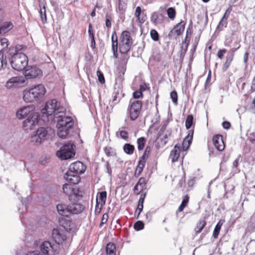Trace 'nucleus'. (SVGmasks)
Masks as SVG:
<instances>
[{
	"label": "nucleus",
	"instance_id": "4",
	"mask_svg": "<svg viewBox=\"0 0 255 255\" xmlns=\"http://www.w3.org/2000/svg\"><path fill=\"white\" fill-rule=\"evenodd\" d=\"M86 170V166L81 161H76L71 163L68 170L64 175V178L73 184H78L81 178L80 175L83 174Z\"/></svg>",
	"mask_w": 255,
	"mask_h": 255
},
{
	"label": "nucleus",
	"instance_id": "11",
	"mask_svg": "<svg viewBox=\"0 0 255 255\" xmlns=\"http://www.w3.org/2000/svg\"><path fill=\"white\" fill-rule=\"evenodd\" d=\"M39 119L38 113H31L23 122V129L25 130L33 129L38 124Z\"/></svg>",
	"mask_w": 255,
	"mask_h": 255
},
{
	"label": "nucleus",
	"instance_id": "33",
	"mask_svg": "<svg viewBox=\"0 0 255 255\" xmlns=\"http://www.w3.org/2000/svg\"><path fill=\"white\" fill-rule=\"evenodd\" d=\"M123 149L127 154L131 155L134 151V146L130 143H125Z\"/></svg>",
	"mask_w": 255,
	"mask_h": 255
},
{
	"label": "nucleus",
	"instance_id": "26",
	"mask_svg": "<svg viewBox=\"0 0 255 255\" xmlns=\"http://www.w3.org/2000/svg\"><path fill=\"white\" fill-rule=\"evenodd\" d=\"M48 128H45L44 127H40L38 128L36 131H35V133L37 134V136H38L39 138L41 139V141L43 142L46 138V137L48 133Z\"/></svg>",
	"mask_w": 255,
	"mask_h": 255
},
{
	"label": "nucleus",
	"instance_id": "62",
	"mask_svg": "<svg viewBox=\"0 0 255 255\" xmlns=\"http://www.w3.org/2000/svg\"><path fill=\"white\" fill-rule=\"evenodd\" d=\"M141 13H142V12H141V7L139 6H137L136 7L135 13H134L135 16L136 17H139V16H140L141 15Z\"/></svg>",
	"mask_w": 255,
	"mask_h": 255
},
{
	"label": "nucleus",
	"instance_id": "34",
	"mask_svg": "<svg viewBox=\"0 0 255 255\" xmlns=\"http://www.w3.org/2000/svg\"><path fill=\"white\" fill-rule=\"evenodd\" d=\"M30 141L32 144L36 145H39L42 142L41 139L39 138L38 136H37L35 132L31 135Z\"/></svg>",
	"mask_w": 255,
	"mask_h": 255
},
{
	"label": "nucleus",
	"instance_id": "22",
	"mask_svg": "<svg viewBox=\"0 0 255 255\" xmlns=\"http://www.w3.org/2000/svg\"><path fill=\"white\" fill-rule=\"evenodd\" d=\"M163 19V15L157 11L154 12L151 16V21L154 24L161 23Z\"/></svg>",
	"mask_w": 255,
	"mask_h": 255
},
{
	"label": "nucleus",
	"instance_id": "32",
	"mask_svg": "<svg viewBox=\"0 0 255 255\" xmlns=\"http://www.w3.org/2000/svg\"><path fill=\"white\" fill-rule=\"evenodd\" d=\"M172 130L171 129H167L163 134V137L161 138V142L163 144H166L168 140L171 137Z\"/></svg>",
	"mask_w": 255,
	"mask_h": 255
},
{
	"label": "nucleus",
	"instance_id": "47",
	"mask_svg": "<svg viewBox=\"0 0 255 255\" xmlns=\"http://www.w3.org/2000/svg\"><path fill=\"white\" fill-rule=\"evenodd\" d=\"M206 224V222L205 221H201L199 222L197 225V227L195 228V231L197 233H200L201 232L202 229L204 228Z\"/></svg>",
	"mask_w": 255,
	"mask_h": 255
},
{
	"label": "nucleus",
	"instance_id": "58",
	"mask_svg": "<svg viewBox=\"0 0 255 255\" xmlns=\"http://www.w3.org/2000/svg\"><path fill=\"white\" fill-rule=\"evenodd\" d=\"M120 134L121 137L125 140H127L128 138V132L126 130H121Z\"/></svg>",
	"mask_w": 255,
	"mask_h": 255
},
{
	"label": "nucleus",
	"instance_id": "52",
	"mask_svg": "<svg viewBox=\"0 0 255 255\" xmlns=\"http://www.w3.org/2000/svg\"><path fill=\"white\" fill-rule=\"evenodd\" d=\"M226 25L227 20L225 19V18H222L217 26V29L221 30L224 26L226 27Z\"/></svg>",
	"mask_w": 255,
	"mask_h": 255
},
{
	"label": "nucleus",
	"instance_id": "36",
	"mask_svg": "<svg viewBox=\"0 0 255 255\" xmlns=\"http://www.w3.org/2000/svg\"><path fill=\"white\" fill-rule=\"evenodd\" d=\"M222 225L223 223H222L221 221H220L216 225L213 233V236L214 238H218Z\"/></svg>",
	"mask_w": 255,
	"mask_h": 255
},
{
	"label": "nucleus",
	"instance_id": "5",
	"mask_svg": "<svg viewBox=\"0 0 255 255\" xmlns=\"http://www.w3.org/2000/svg\"><path fill=\"white\" fill-rule=\"evenodd\" d=\"M45 93L46 89L43 85H34L23 91V99L27 103L38 102L43 98Z\"/></svg>",
	"mask_w": 255,
	"mask_h": 255
},
{
	"label": "nucleus",
	"instance_id": "57",
	"mask_svg": "<svg viewBox=\"0 0 255 255\" xmlns=\"http://www.w3.org/2000/svg\"><path fill=\"white\" fill-rule=\"evenodd\" d=\"M136 18H137L139 22L140 23V24H142L145 21V19H146V15L144 13V12H142V13H141V15L140 16H139V17H136Z\"/></svg>",
	"mask_w": 255,
	"mask_h": 255
},
{
	"label": "nucleus",
	"instance_id": "28",
	"mask_svg": "<svg viewBox=\"0 0 255 255\" xmlns=\"http://www.w3.org/2000/svg\"><path fill=\"white\" fill-rule=\"evenodd\" d=\"M12 27L13 24L9 21L4 22L0 25V28L4 34L9 31Z\"/></svg>",
	"mask_w": 255,
	"mask_h": 255
},
{
	"label": "nucleus",
	"instance_id": "10",
	"mask_svg": "<svg viewBox=\"0 0 255 255\" xmlns=\"http://www.w3.org/2000/svg\"><path fill=\"white\" fill-rule=\"evenodd\" d=\"M8 45V40L6 38L0 39V70L5 68L7 66L5 53L8 50L7 49Z\"/></svg>",
	"mask_w": 255,
	"mask_h": 255
},
{
	"label": "nucleus",
	"instance_id": "6",
	"mask_svg": "<svg viewBox=\"0 0 255 255\" xmlns=\"http://www.w3.org/2000/svg\"><path fill=\"white\" fill-rule=\"evenodd\" d=\"M65 111V108L56 99H51L47 101L44 108L41 110L43 116L46 115V117H48L53 114L54 120H56V116L64 114Z\"/></svg>",
	"mask_w": 255,
	"mask_h": 255
},
{
	"label": "nucleus",
	"instance_id": "61",
	"mask_svg": "<svg viewBox=\"0 0 255 255\" xmlns=\"http://www.w3.org/2000/svg\"><path fill=\"white\" fill-rule=\"evenodd\" d=\"M227 52V50L225 49H220L217 53L218 57L220 59H222L223 57L224 54Z\"/></svg>",
	"mask_w": 255,
	"mask_h": 255
},
{
	"label": "nucleus",
	"instance_id": "54",
	"mask_svg": "<svg viewBox=\"0 0 255 255\" xmlns=\"http://www.w3.org/2000/svg\"><path fill=\"white\" fill-rule=\"evenodd\" d=\"M239 162V158H237L233 163V171L235 172L239 171V169L238 168Z\"/></svg>",
	"mask_w": 255,
	"mask_h": 255
},
{
	"label": "nucleus",
	"instance_id": "45",
	"mask_svg": "<svg viewBox=\"0 0 255 255\" xmlns=\"http://www.w3.org/2000/svg\"><path fill=\"white\" fill-rule=\"evenodd\" d=\"M105 154L108 156H113L116 154L115 150L111 147L107 146L104 149Z\"/></svg>",
	"mask_w": 255,
	"mask_h": 255
},
{
	"label": "nucleus",
	"instance_id": "31",
	"mask_svg": "<svg viewBox=\"0 0 255 255\" xmlns=\"http://www.w3.org/2000/svg\"><path fill=\"white\" fill-rule=\"evenodd\" d=\"M233 54H229L227 56V59L224 63L223 67V70L226 71L229 67L233 59Z\"/></svg>",
	"mask_w": 255,
	"mask_h": 255
},
{
	"label": "nucleus",
	"instance_id": "56",
	"mask_svg": "<svg viewBox=\"0 0 255 255\" xmlns=\"http://www.w3.org/2000/svg\"><path fill=\"white\" fill-rule=\"evenodd\" d=\"M143 94L141 91H135L133 93V97L134 99H139L142 97Z\"/></svg>",
	"mask_w": 255,
	"mask_h": 255
},
{
	"label": "nucleus",
	"instance_id": "16",
	"mask_svg": "<svg viewBox=\"0 0 255 255\" xmlns=\"http://www.w3.org/2000/svg\"><path fill=\"white\" fill-rule=\"evenodd\" d=\"M52 236L55 243L58 245L62 244L67 239L63 231L58 229H53Z\"/></svg>",
	"mask_w": 255,
	"mask_h": 255
},
{
	"label": "nucleus",
	"instance_id": "46",
	"mask_svg": "<svg viewBox=\"0 0 255 255\" xmlns=\"http://www.w3.org/2000/svg\"><path fill=\"white\" fill-rule=\"evenodd\" d=\"M151 39L154 41H157L159 40V35L158 32L155 29H151L150 32Z\"/></svg>",
	"mask_w": 255,
	"mask_h": 255
},
{
	"label": "nucleus",
	"instance_id": "19",
	"mask_svg": "<svg viewBox=\"0 0 255 255\" xmlns=\"http://www.w3.org/2000/svg\"><path fill=\"white\" fill-rule=\"evenodd\" d=\"M188 30H187L186 36L184 41L182 42V46H181L180 50V58L183 59L184 57L185 53L187 50L188 46L190 42V38L188 37Z\"/></svg>",
	"mask_w": 255,
	"mask_h": 255
},
{
	"label": "nucleus",
	"instance_id": "9",
	"mask_svg": "<svg viewBox=\"0 0 255 255\" xmlns=\"http://www.w3.org/2000/svg\"><path fill=\"white\" fill-rule=\"evenodd\" d=\"M132 44V38L129 32L128 31H123L120 38V52L122 54H127L129 51Z\"/></svg>",
	"mask_w": 255,
	"mask_h": 255
},
{
	"label": "nucleus",
	"instance_id": "23",
	"mask_svg": "<svg viewBox=\"0 0 255 255\" xmlns=\"http://www.w3.org/2000/svg\"><path fill=\"white\" fill-rule=\"evenodd\" d=\"M123 96L122 91L121 89L115 88L113 93L112 103L114 105L118 104Z\"/></svg>",
	"mask_w": 255,
	"mask_h": 255
},
{
	"label": "nucleus",
	"instance_id": "55",
	"mask_svg": "<svg viewBox=\"0 0 255 255\" xmlns=\"http://www.w3.org/2000/svg\"><path fill=\"white\" fill-rule=\"evenodd\" d=\"M97 76L98 77V80H99V82L101 84L104 83L105 81L104 76L103 73L101 71H97Z\"/></svg>",
	"mask_w": 255,
	"mask_h": 255
},
{
	"label": "nucleus",
	"instance_id": "13",
	"mask_svg": "<svg viewBox=\"0 0 255 255\" xmlns=\"http://www.w3.org/2000/svg\"><path fill=\"white\" fill-rule=\"evenodd\" d=\"M185 23L183 21L177 24L174 26L168 34L170 39H176L178 36L180 35L184 30Z\"/></svg>",
	"mask_w": 255,
	"mask_h": 255
},
{
	"label": "nucleus",
	"instance_id": "51",
	"mask_svg": "<svg viewBox=\"0 0 255 255\" xmlns=\"http://www.w3.org/2000/svg\"><path fill=\"white\" fill-rule=\"evenodd\" d=\"M118 6L119 10L125 11L126 9V3L124 0H119Z\"/></svg>",
	"mask_w": 255,
	"mask_h": 255
},
{
	"label": "nucleus",
	"instance_id": "3",
	"mask_svg": "<svg viewBox=\"0 0 255 255\" xmlns=\"http://www.w3.org/2000/svg\"><path fill=\"white\" fill-rule=\"evenodd\" d=\"M24 70V77H14L10 78L6 83L7 87H21L25 83L26 79H34L41 76L42 72L36 66H27Z\"/></svg>",
	"mask_w": 255,
	"mask_h": 255
},
{
	"label": "nucleus",
	"instance_id": "27",
	"mask_svg": "<svg viewBox=\"0 0 255 255\" xmlns=\"http://www.w3.org/2000/svg\"><path fill=\"white\" fill-rule=\"evenodd\" d=\"M116 246L113 243H109L106 247V252L107 255H116Z\"/></svg>",
	"mask_w": 255,
	"mask_h": 255
},
{
	"label": "nucleus",
	"instance_id": "43",
	"mask_svg": "<svg viewBox=\"0 0 255 255\" xmlns=\"http://www.w3.org/2000/svg\"><path fill=\"white\" fill-rule=\"evenodd\" d=\"M237 86L239 88V89H241V90H244L245 86L246 85V82L245 81V79L243 77L239 78L236 82Z\"/></svg>",
	"mask_w": 255,
	"mask_h": 255
},
{
	"label": "nucleus",
	"instance_id": "38",
	"mask_svg": "<svg viewBox=\"0 0 255 255\" xmlns=\"http://www.w3.org/2000/svg\"><path fill=\"white\" fill-rule=\"evenodd\" d=\"M145 164H143L141 161H138V165L136 168L134 176L137 177L139 176L141 172L142 171L143 168Z\"/></svg>",
	"mask_w": 255,
	"mask_h": 255
},
{
	"label": "nucleus",
	"instance_id": "41",
	"mask_svg": "<svg viewBox=\"0 0 255 255\" xmlns=\"http://www.w3.org/2000/svg\"><path fill=\"white\" fill-rule=\"evenodd\" d=\"M193 116L192 115H189L187 116L185 121V127L187 129L191 128L193 125Z\"/></svg>",
	"mask_w": 255,
	"mask_h": 255
},
{
	"label": "nucleus",
	"instance_id": "60",
	"mask_svg": "<svg viewBox=\"0 0 255 255\" xmlns=\"http://www.w3.org/2000/svg\"><path fill=\"white\" fill-rule=\"evenodd\" d=\"M143 189L142 187H140V188H139V186L137 185H135L134 188H133V191L134 193L136 195L139 194L141 192L143 191Z\"/></svg>",
	"mask_w": 255,
	"mask_h": 255
},
{
	"label": "nucleus",
	"instance_id": "30",
	"mask_svg": "<svg viewBox=\"0 0 255 255\" xmlns=\"http://www.w3.org/2000/svg\"><path fill=\"white\" fill-rule=\"evenodd\" d=\"M112 50H118V37L116 34V31H113L112 35Z\"/></svg>",
	"mask_w": 255,
	"mask_h": 255
},
{
	"label": "nucleus",
	"instance_id": "59",
	"mask_svg": "<svg viewBox=\"0 0 255 255\" xmlns=\"http://www.w3.org/2000/svg\"><path fill=\"white\" fill-rule=\"evenodd\" d=\"M145 196H146V192H142L140 196V198H139L138 203L140 204V205L142 206V204H143V202H144Z\"/></svg>",
	"mask_w": 255,
	"mask_h": 255
},
{
	"label": "nucleus",
	"instance_id": "29",
	"mask_svg": "<svg viewBox=\"0 0 255 255\" xmlns=\"http://www.w3.org/2000/svg\"><path fill=\"white\" fill-rule=\"evenodd\" d=\"M189 200V197L188 195H186L184 196L181 204L179 206L177 212H182L183 211L184 209L187 206Z\"/></svg>",
	"mask_w": 255,
	"mask_h": 255
},
{
	"label": "nucleus",
	"instance_id": "14",
	"mask_svg": "<svg viewBox=\"0 0 255 255\" xmlns=\"http://www.w3.org/2000/svg\"><path fill=\"white\" fill-rule=\"evenodd\" d=\"M34 110V106L32 105L22 107L17 111L16 117L19 119L27 118L31 113H36Z\"/></svg>",
	"mask_w": 255,
	"mask_h": 255
},
{
	"label": "nucleus",
	"instance_id": "15",
	"mask_svg": "<svg viewBox=\"0 0 255 255\" xmlns=\"http://www.w3.org/2000/svg\"><path fill=\"white\" fill-rule=\"evenodd\" d=\"M64 217L63 216V217L59 219V225L63 227L67 232H72L75 227L74 224L68 217Z\"/></svg>",
	"mask_w": 255,
	"mask_h": 255
},
{
	"label": "nucleus",
	"instance_id": "7",
	"mask_svg": "<svg viewBox=\"0 0 255 255\" xmlns=\"http://www.w3.org/2000/svg\"><path fill=\"white\" fill-rule=\"evenodd\" d=\"M56 208L60 215L68 217L71 215L81 213L84 209L85 206L79 203H73L68 205L58 204Z\"/></svg>",
	"mask_w": 255,
	"mask_h": 255
},
{
	"label": "nucleus",
	"instance_id": "63",
	"mask_svg": "<svg viewBox=\"0 0 255 255\" xmlns=\"http://www.w3.org/2000/svg\"><path fill=\"white\" fill-rule=\"evenodd\" d=\"M222 126L224 128L226 129H228L231 127V124L228 121H224L222 123Z\"/></svg>",
	"mask_w": 255,
	"mask_h": 255
},
{
	"label": "nucleus",
	"instance_id": "24",
	"mask_svg": "<svg viewBox=\"0 0 255 255\" xmlns=\"http://www.w3.org/2000/svg\"><path fill=\"white\" fill-rule=\"evenodd\" d=\"M52 248L51 244L48 241H45L40 246L41 254L40 255H49V252Z\"/></svg>",
	"mask_w": 255,
	"mask_h": 255
},
{
	"label": "nucleus",
	"instance_id": "53",
	"mask_svg": "<svg viewBox=\"0 0 255 255\" xmlns=\"http://www.w3.org/2000/svg\"><path fill=\"white\" fill-rule=\"evenodd\" d=\"M112 17L108 13L106 15V26L110 28L111 27Z\"/></svg>",
	"mask_w": 255,
	"mask_h": 255
},
{
	"label": "nucleus",
	"instance_id": "18",
	"mask_svg": "<svg viewBox=\"0 0 255 255\" xmlns=\"http://www.w3.org/2000/svg\"><path fill=\"white\" fill-rule=\"evenodd\" d=\"M213 142L216 148L220 151H223L225 148V145L223 140V136L221 134H217L213 137Z\"/></svg>",
	"mask_w": 255,
	"mask_h": 255
},
{
	"label": "nucleus",
	"instance_id": "50",
	"mask_svg": "<svg viewBox=\"0 0 255 255\" xmlns=\"http://www.w3.org/2000/svg\"><path fill=\"white\" fill-rule=\"evenodd\" d=\"M170 97L173 103L175 104H177L178 96L177 93L175 91H173L170 93Z\"/></svg>",
	"mask_w": 255,
	"mask_h": 255
},
{
	"label": "nucleus",
	"instance_id": "8",
	"mask_svg": "<svg viewBox=\"0 0 255 255\" xmlns=\"http://www.w3.org/2000/svg\"><path fill=\"white\" fill-rule=\"evenodd\" d=\"M75 145L72 140L65 142L60 150L56 152V155L62 160H67L74 156Z\"/></svg>",
	"mask_w": 255,
	"mask_h": 255
},
{
	"label": "nucleus",
	"instance_id": "35",
	"mask_svg": "<svg viewBox=\"0 0 255 255\" xmlns=\"http://www.w3.org/2000/svg\"><path fill=\"white\" fill-rule=\"evenodd\" d=\"M40 15L41 19L43 23H45L47 22V17H46V8L45 6L43 5L42 6L41 4H40Z\"/></svg>",
	"mask_w": 255,
	"mask_h": 255
},
{
	"label": "nucleus",
	"instance_id": "21",
	"mask_svg": "<svg viewBox=\"0 0 255 255\" xmlns=\"http://www.w3.org/2000/svg\"><path fill=\"white\" fill-rule=\"evenodd\" d=\"M182 148V146L180 145L176 144L174 146V149L171 151L170 156L172 158V161L173 162L176 161L180 156V152L181 148Z\"/></svg>",
	"mask_w": 255,
	"mask_h": 255
},
{
	"label": "nucleus",
	"instance_id": "2",
	"mask_svg": "<svg viewBox=\"0 0 255 255\" xmlns=\"http://www.w3.org/2000/svg\"><path fill=\"white\" fill-rule=\"evenodd\" d=\"M54 121L57 122V135L59 137L66 138L73 135L74 121L71 117L66 116L64 112V114L56 116Z\"/></svg>",
	"mask_w": 255,
	"mask_h": 255
},
{
	"label": "nucleus",
	"instance_id": "64",
	"mask_svg": "<svg viewBox=\"0 0 255 255\" xmlns=\"http://www.w3.org/2000/svg\"><path fill=\"white\" fill-rule=\"evenodd\" d=\"M249 138L251 142L255 144V132L251 133L249 136Z\"/></svg>",
	"mask_w": 255,
	"mask_h": 255
},
{
	"label": "nucleus",
	"instance_id": "44",
	"mask_svg": "<svg viewBox=\"0 0 255 255\" xmlns=\"http://www.w3.org/2000/svg\"><path fill=\"white\" fill-rule=\"evenodd\" d=\"M144 223L141 221H138L136 222L133 225V228L136 231H140L142 230L144 228Z\"/></svg>",
	"mask_w": 255,
	"mask_h": 255
},
{
	"label": "nucleus",
	"instance_id": "48",
	"mask_svg": "<svg viewBox=\"0 0 255 255\" xmlns=\"http://www.w3.org/2000/svg\"><path fill=\"white\" fill-rule=\"evenodd\" d=\"M136 184L139 186V187H142V188L144 189L145 188L146 184L145 178L140 177Z\"/></svg>",
	"mask_w": 255,
	"mask_h": 255
},
{
	"label": "nucleus",
	"instance_id": "25",
	"mask_svg": "<svg viewBox=\"0 0 255 255\" xmlns=\"http://www.w3.org/2000/svg\"><path fill=\"white\" fill-rule=\"evenodd\" d=\"M48 128H45L44 127H40L38 128L36 131H35V133L37 134V136H38L39 138L41 139V141L43 142L46 138V137L48 133Z\"/></svg>",
	"mask_w": 255,
	"mask_h": 255
},
{
	"label": "nucleus",
	"instance_id": "49",
	"mask_svg": "<svg viewBox=\"0 0 255 255\" xmlns=\"http://www.w3.org/2000/svg\"><path fill=\"white\" fill-rule=\"evenodd\" d=\"M63 190L66 194H69L72 192V189L70 185L69 184H64L63 185Z\"/></svg>",
	"mask_w": 255,
	"mask_h": 255
},
{
	"label": "nucleus",
	"instance_id": "39",
	"mask_svg": "<svg viewBox=\"0 0 255 255\" xmlns=\"http://www.w3.org/2000/svg\"><path fill=\"white\" fill-rule=\"evenodd\" d=\"M150 147L149 146H147L146 147L142 155L140 157L139 161H141L142 163H143V164H145L146 162V158L150 152Z\"/></svg>",
	"mask_w": 255,
	"mask_h": 255
},
{
	"label": "nucleus",
	"instance_id": "40",
	"mask_svg": "<svg viewBox=\"0 0 255 255\" xmlns=\"http://www.w3.org/2000/svg\"><path fill=\"white\" fill-rule=\"evenodd\" d=\"M146 142V139L144 137H141L137 139V148L138 150H141L143 149Z\"/></svg>",
	"mask_w": 255,
	"mask_h": 255
},
{
	"label": "nucleus",
	"instance_id": "42",
	"mask_svg": "<svg viewBox=\"0 0 255 255\" xmlns=\"http://www.w3.org/2000/svg\"><path fill=\"white\" fill-rule=\"evenodd\" d=\"M166 12L168 17L170 19L173 20L176 15V10L175 8L170 7L167 9Z\"/></svg>",
	"mask_w": 255,
	"mask_h": 255
},
{
	"label": "nucleus",
	"instance_id": "37",
	"mask_svg": "<svg viewBox=\"0 0 255 255\" xmlns=\"http://www.w3.org/2000/svg\"><path fill=\"white\" fill-rule=\"evenodd\" d=\"M99 198L101 205L105 204L107 199V192L106 191H102L99 192L97 195V198Z\"/></svg>",
	"mask_w": 255,
	"mask_h": 255
},
{
	"label": "nucleus",
	"instance_id": "20",
	"mask_svg": "<svg viewBox=\"0 0 255 255\" xmlns=\"http://www.w3.org/2000/svg\"><path fill=\"white\" fill-rule=\"evenodd\" d=\"M83 197V192L79 189H73L72 192L69 196V200L71 201H78Z\"/></svg>",
	"mask_w": 255,
	"mask_h": 255
},
{
	"label": "nucleus",
	"instance_id": "12",
	"mask_svg": "<svg viewBox=\"0 0 255 255\" xmlns=\"http://www.w3.org/2000/svg\"><path fill=\"white\" fill-rule=\"evenodd\" d=\"M141 101H135L132 102L128 109L130 119L132 121L135 120L138 117L142 107Z\"/></svg>",
	"mask_w": 255,
	"mask_h": 255
},
{
	"label": "nucleus",
	"instance_id": "17",
	"mask_svg": "<svg viewBox=\"0 0 255 255\" xmlns=\"http://www.w3.org/2000/svg\"><path fill=\"white\" fill-rule=\"evenodd\" d=\"M193 134L194 130L193 129L189 130L188 134L184 138L182 143V147L183 150L186 151L190 147L192 143Z\"/></svg>",
	"mask_w": 255,
	"mask_h": 255
},
{
	"label": "nucleus",
	"instance_id": "1",
	"mask_svg": "<svg viewBox=\"0 0 255 255\" xmlns=\"http://www.w3.org/2000/svg\"><path fill=\"white\" fill-rule=\"evenodd\" d=\"M21 45L10 47L5 53L6 60H8L11 67L15 70H23L28 65V58L23 53L19 52L22 48Z\"/></svg>",
	"mask_w": 255,
	"mask_h": 255
}]
</instances>
